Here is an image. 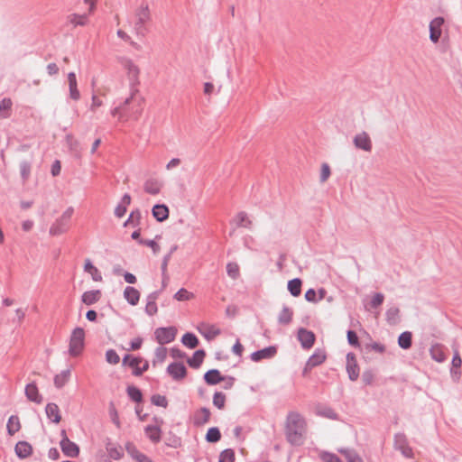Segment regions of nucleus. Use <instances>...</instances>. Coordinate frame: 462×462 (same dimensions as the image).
Returning a JSON list of instances; mask_svg holds the SVG:
<instances>
[{
	"instance_id": "f257e3e1",
	"label": "nucleus",
	"mask_w": 462,
	"mask_h": 462,
	"mask_svg": "<svg viewBox=\"0 0 462 462\" xmlns=\"http://www.w3.org/2000/svg\"><path fill=\"white\" fill-rule=\"evenodd\" d=\"M306 420L298 411H290L286 418L285 435L287 440L294 446L303 443Z\"/></svg>"
},
{
	"instance_id": "f03ea898",
	"label": "nucleus",
	"mask_w": 462,
	"mask_h": 462,
	"mask_svg": "<svg viewBox=\"0 0 462 462\" xmlns=\"http://www.w3.org/2000/svg\"><path fill=\"white\" fill-rule=\"evenodd\" d=\"M74 213V208L69 207L62 215L57 218L50 227V235L56 236L62 235L69 231L70 227L71 217Z\"/></svg>"
},
{
	"instance_id": "7ed1b4c3",
	"label": "nucleus",
	"mask_w": 462,
	"mask_h": 462,
	"mask_svg": "<svg viewBox=\"0 0 462 462\" xmlns=\"http://www.w3.org/2000/svg\"><path fill=\"white\" fill-rule=\"evenodd\" d=\"M85 346V330L80 328H75L69 337V356L76 357L79 356Z\"/></svg>"
},
{
	"instance_id": "20e7f679",
	"label": "nucleus",
	"mask_w": 462,
	"mask_h": 462,
	"mask_svg": "<svg viewBox=\"0 0 462 462\" xmlns=\"http://www.w3.org/2000/svg\"><path fill=\"white\" fill-rule=\"evenodd\" d=\"M136 21L134 31L137 35L144 37L148 32L146 23L151 20V14L147 5H142L135 13Z\"/></svg>"
},
{
	"instance_id": "39448f33",
	"label": "nucleus",
	"mask_w": 462,
	"mask_h": 462,
	"mask_svg": "<svg viewBox=\"0 0 462 462\" xmlns=\"http://www.w3.org/2000/svg\"><path fill=\"white\" fill-rule=\"evenodd\" d=\"M121 65L123 66V68L127 72V76H128V79L130 80V85H131L132 92L134 93L135 91H137L134 88L139 84L140 69L137 67V65H135L134 63V61L132 60L128 59V58H122L121 59Z\"/></svg>"
},
{
	"instance_id": "423d86ee",
	"label": "nucleus",
	"mask_w": 462,
	"mask_h": 462,
	"mask_svg": "<svg viewBox=\"0 0 462 462\" xmlns=\"http://www.w3.org/2000/svg\"><path fill=\"white\" fill-rule=\"evenodd\" d=\"M60 434L61 439L60 441V446L63 454L68 457H77L79 454V446L75 442L69 440L65 430H62Z\"/></svg>"
},
{
	"instance_id": "0eeeda50",
	"label": "nucleus",
	"mask_w": 462,
	"mask_h": 462,
	"mask_svg": "<svg viewBox=\"0 0 462 462\" xmlns=\"http://www.w3.org/2000/svg\"><path fill=\"white\" fill-rule=\"evenodd\" d=\"M176 334L177 329L174 327H162L154 331L155 339L162 346L174 341Z\"/></svg>"
},
{
	"instance_id": "6e6552de",
	"label": "nucleus",
	"mask_w": 462,
	"mask_h": 462,
	"mask_svg": "<svg viewBox=\"0 0 462 462\" xmlns=\"http://www.w3.org/2000/svg\"><path fill=\"white\" fill-rule=\"evenodd\" d=\"M444 18L441 16L435 17L430 23V40L433 43H438L442 33V25L444 24Z\"/></svg>"
},
{
	"instance_id": "1a4fd4ad",
	"label": "nucleus",
	"mask_w": 462,
	"mask_h": 462,
	"mask_svg": "<svg viewBox=\"0 0 462 462\" xmlns=\"http://www.w3.org/2000/svg\"><path fill=\"white\" fill-rule=\"evenodd\" d=\"M394 445L396 449L400 450L401 453L408 458L413 457L412 448L409 446L407 442L406 436L403 433H397L394 436Z\"/></svg>"
},
{
	"instance_id": "9d476101",
	"label": "nucleus",
	"mask_w": 462,
	"mask_h": 462,
	"mask_svg": "<svg viewBox=\"0 0 462 462\" xmlns=\"http://www.w3.org/2000/svg\"><path fill=\"white\" fill-rule=\"evenodd\" d=\"M298 340L300 342L302 348L310 349L313 346L315 342V334L304 328L298 330Z\"/></svg>"
},
{
	"instance_id": "9b49d317",
	"label": "nucleus",
	"mask_w": 462,
	"mask_h": 462,
	"mask_svg": "<svg viewBox=\"0 0 462 462\" xmlns=\"http://www.w3.org/2000/svg\"><path fill=\"white\" fill-rule=\"evenodd\" d=\"M346 372L351 381H356L359 377V366L356 356L353 353L346 355Z\"/></svg>"
},
{
	"instance_id": "f8f14e48",
	"label": "nucleus",
	"mask_w": 462,
	"mask_h": 462,
	"mask_svg": "<svg viewBox=\"0 0 462 462\" xmlns=\"http://www.w3.org/2000/svg\"><path fill=\"white\" fill-rule=\"evenodd\" d=\"M277 353V347L275 346H269L263 349L254 351L251 354L250 358L254 362H259L263 359L273 358Z\"/></svg>"
},
{
	"instance_id": "ddd939ff",
	"label": "nucleus",
	"mask_w": 462,
	"mask_h": 462,
	"mask_svg": "<svg viewBox=\"0 0 462 462\" xmlns=\"http://www.w3.org/2000/svg\"><path fill=\"white\" fill-rule=\"evenodd\" d=\"M167 372L175 381L183 379L187 374L186 366L180 362H173L167 367Z\"/></svg>"
},
{
	"instance_id": "4468645a",
	"label": "nucleus",
	"mask_w": 462,
	"mask_h": 462,
	"mask_svg": "<svg viewBox=\"0 0 462 462\" xmlns=\"http://www.w3.org/2000/svg\"><path fill=\"white\" fill-rule=\"evenodd\" d=\"M314 412L319 417H323L333 420H338V414L330 406L320 402L314 406Z\"/></svg>"
},
{
	"instance_id": "2eb2a0df",
	"label": "nucleus",
	"mask_w": 462,
	"mask_h": 462,
	"mask_svg": "<svg viewBox=\"0 0 462 462\" xmlns=\"http://www.w3.org/2000/svg\"><path fill=\"white\" fill-rule=\"evenodd\" d=\"M353 143L357 149L365 152H370L372 150V141L366 132L356 134Z\"/></svg>"
},
{
	"instance_id": "dca6fc26",
	"label": "nucleus",
	"mask_w": 462,
	"mask_h": 462,
	"mask_svg": "<svg viewBox=\"0 0 462 462\" xmlns=\"http://www.w3.org/2000/svg\"><path fill=\"white\" fill-rule=\"evenodd\" d=\"M161 292H162L161 290L155 291L151 292L147 296V299H146L147 302H146L145 309H144V311L147 315L153 316L157 313L158 308H157L156 300L159 298Z\"/></svg>"
},
{
	"instance_id": "f3484780",
	"label": "nucleus",
	"mask_w": 462,
	"mask_h": 462,
	"mask_svg": "<svg viewBox=\"0 0 462 462\" xmlns=\"http://www.w3.org/2000/svg\"><path fill=\"white\" fill-rule=\"evenodd\" d=\"M326 352L323 349L317 348L314 353L309 357L306 367L312 369L321 365L326 360Z\"/></svg>"
},
{
	"instance_id": "a211bd4d",
	"label": "nucleus",
	"mask_w": 462,
	"mask_h": 462,
	"mask_svg": "<svg viewBox=\"0 0 462 462\" xmlns=\"http://www.w3.org/2000/svg\"><path fill=\"white\" fill-rule=\"evenodd\" d=\"M211 412L208 408L202 407L197 410L193 416V424L195 426H202L210 420Z\"/></svg>"
},
{
	"instance_id": "6ab92c4d",
	"label": "nucleus",
	"mask_w": 462,
	"mask_h": 462,
	"mask_svg": "<svg viewBox=\"0 0 462 462\" xmlns=\"http://www.w3.org/2000/svg\"><path fill=\"white\" fill-rule=\"evenodd\" d=\"M16 456L21 458H26L32 453V447L27 441H18L14 447Z\"/></svg>"
},
{
	"instance_id": "aec40b11",
	"label": "nucleus",
	"mask_w": 462,
	"mask_h": 462,
	"mask_svg": "<svg viewBox=\"0 0 462 462\" xmlns=\"http://www.w3.org/2000/svg\"><path fill=\"white\" fill-rule=\"evenodd\" d=\"M144 433L153 444L159 443L162 439V430L159 425H147Z\"/></svg>"
},
{
	"instance_id": "412c9836",
	"label": "nucleus",
	"mask_w": 462,
	"mask_h": 462,
	"mask_svg": "<svg viewBox=\"0 0 462 462\" xmlns=\"http://www.w3.org/2000/svg\"><path fill=\"white\" fill-rule=\"evenodd\" d=\"M25 395L31 402L40 404L42 402V396L39 393L35 383H30L25 386Z\"/></svg>"
},
{
	"instance_id": "4be33fe9",
	"label": "nucleus",
	"mask_w": 462,
	"mask_h": 462,
	"mask_svg": "<svg viewBox=\"0 0 462 462\" xmlns=\"http://www.w3.org/2000/svg\"><path fill=\"white\" fill-rule=\"evenodd\" d=\"M152 214L158 222H163L169 217V208L164 204H156L152 209Z\"/></svg>"
},
{
	"instance_id": "5701e85b",
	"label": "nucleus",
	"mask_w": 462,
	"mask_h": 462,
	"mask_svg": "<svg viewBox=\"0 0 462 462\" xmlns=\"http://www.w3.org/2000/svg\"><path fill=\"white\" fill-rule=\"evenodd\" d=\"M45 412L48 419L53 423H59L61 420L59 406L54 402H50L45 407Z\"/></svg>"
},
{
	"instance_id": "b1692460",
	"label": "nucleus",
	"mask_w": 462,
	"mask_h": 462,
	"mask_svg": "<svg viewBox=\"0 0 462 462\" xmlns=\"http://www.w3.org/2000/svg\"><path fill=\"white\" fill-rule=\"evenodd\" d=\"M162 187V182L157 179H148L143 185V189L146 193L151 195H157L160 193Z\"/></svg>"
},
{
	"instance_id": "393cba45",
	"label": "nucleus",
	"mask_w": 462,
	"mask_h": 462,
	"mask_svg": "<svg viewBox=\"0 0 462 462\" xmlns=\"http://www.w3.org/2000/svg\"><path fill=\"white\" fill-rule=\"evenodd\" d=\"M124 298L130 305L135 306L139 302L140 292L134 287L126 286L124 291Z\"/></svg>"
},
{
	"instance_id": "a878e982",
	"label": "nucleus",
	"mask_w": 462,
	"mask_h": 462,
	"mask_svg": "<svg viewBox=\"0 0 462 462\" xmlns=\"http://www.w3.org/2000/svg\"><path fill=\"white\" fill-rule=\"evenodd\" d=\"M430 356L433 360L442 363L446 360L445 346L441 344H434L430 349Z\"/></svg>"
},
{
	"instance_id": "bb28decb",
	"label": "nucleus",
	"mask_w": 462,
	"mask_h": 462,
	"mask_svg": "<svg viewBox=\"0 0 462 462\" xmlns=\"http://www.w3.org/2000/svg\"><path fill=\"white\" fill-rule=\"evenodd\" d=\"M68 82L69 89V97L75 101L80 98V93L78 89L77 78L74 72L68 74Z\"/></svg>"
},
{
	"instance_id": "cd10ccee",
	"label": "nucleus",
	"mask_w": 462,
	"mask_h": 462,
	"mask_svg": "<svg viewBox=\"0 0 462 462\" xmlns=\"http://www.w3.org/2000/svg\"><path fill=\"white\" fill-rule=\"evenodd\" d=\"M204 380L208 385H215L224 381L225 378L221 375L219 370L210 369L204 374Z\"/></svg>"
},
{
	"instance_id": "c85d7f7f",
	"label": "nucleus",
	"mask_w": 462,
	"mask_h": 462,
	"mask_svg": "<svg viewBox=\"0 0 462 462\" xmlns=\"http://www.w3.org/2000/svg\"><path fill=\"white\" fill-rule=\"evenodd\" d=\"M101 291L99 290H93L85 291L81 296V301L86 305H93L100 300Z\"/></svg>"
},
{
	"instance_id": "c756f323",
	"label": "nucleus",
	"mask_w": 462,
	"mask_h": 462,
	"mask_svg": "<svg viewBox=\"0 0 462 462\" xmlns=\"http://www.w3.org/2000/svg\"><path fill=\"white\" fill-rule=\"evenodd\" d=\"M130 203H131V196L128 193H125L122 197L119 204L115 208V216L119 218L124 217L127 211V206H129Z\"/></svg>"
},
{
	"instance_id": "7c9ffc66",
	"label": "nucleus",
	"mask_w": 462,
	"mask_h": 462,
	"mask_svg": "<svg viewBox=\"0 0 462 462\" xmlns=\"http://www.w3.org/2000/svg\"><path fill=\"white\" fill-rule=\"evenodd\" d=\"M206 353L203 349L196 350L187 363L190 367L198 369L202 365Z\"/></svg>"
},
{
	"instance_id": "2f4dec72",
	"label": "nucleus",
	"mask_w": 462,
	"mask_h": 462,
	"mask_svg": "<svg viewBox=\"0 0 462 462\" xmlns=\"http://www.w3.org/2000/svg\"><path fill=\"white\" fill-rule=\"evenodd\" d=\"M13 101L10 97H4L0 101V118L7 119L11 116Z\"/></svg>"
},
{
	"instance_id": "473e14b6",
	"label": "nucleus",
	"mask_w": 462,
	"mask_h": 462,
	"mask_svg": "<svg viewBox=\"0 0 462 462\" xmlns=\"http://www.w3.org/2000/svg\"><path fill=\"white\" fill-rule=\"evenodd\" d=\"M84 271L91 275L93 281H102L101 273L96 266L93 265L92 262L89 259H87L85 262Z\"/></svg>"
},
{
	"instance_id": "72a5a7b5",
	"label": "nucleus",
	"mask_w": 462,
	"mask_h": 462,
	"mask_svg": "<svg viewBox=\"0 0 462 462\" xmlns=\"http://www.w3.org/2000/svg\"><path fill=\"white\" fill-rule=\"evenodd\" d=\"M181 343L189 349L196 348L199 344V338L191 332L185 333L181 337Z\"/></svg>"
},
{
	"instance_id": "f704fd0d",
	"label": "nucleus",
	"mask_w": 462,
	"mask_h": 462,
	"mask_svg": "<svg viewBox=\"0 0 462 462\" xmlns=\"http://www.w3.org/2000/svg\"><path fill=\"white\" fill-rule=\"evenodd\" d=\"M68 22L71 23L74 27L77 26H85L88 22V14H71L68 16Z\"/></svg>"
},
{
	"instance_id": "c9c22d12",
	"label": "nucleus",
	"mask_w": 462,
	"mask_h": 462,
	"mask_svg": "<svg viewBox=\"0 0 462 462\" xmlns=\"http://www.w3.org/2000/svg\"><path fill=\"white\" fill-rule=\"evenodd\" d=\"M70 377V370H63L60 374L54 376V385L56 388H62L69 380Z\"/></svg>"
},
{
	"instance_id": "e433bc0d",
	"label": "nucleus",
	"mask_w": 462,
	"mask_h": 462,
	"mask_svg": "<svg viewBox=\"0 0 462 462\" xmlns=\"http://www.w3.org/2000/svg\"><path fill=\"white\" fill-rule=\"evenodd\" d=\"M398 345L402 349H409L412 345V334L410 331H404L398 337Z\"/></svg>"
},
{
	"instance_id": "4c0bfd02",
	"label": "nucleus",
	"mask_w": 462,
	"mask_h": 462,
	"mask_svg": "<svg viewBox=\"0 0 462 462\" xmlns=\"http://www.w3.org/2000/svg\"><path fill=\"white\" fill-rule=\"evenodd\" d=\"M207 340H212L221 334V329L215 325H207L205 330L199 329Z\"/></svg>"
},
{
	"instance_id": "58836bf2",
	"label": "nucleus",
	"mask_w": 462,
	"mask_h": 462,
	"mask_svg": "<svg viewBox=\"0 0 462 462\" xmlns=\"http://www.w3.org/2000/svg\"><path fill=\"white\" fill-rule=\"evenodd\" d=\"M292 310L287 306H283L278 316V322L282 325H289L292 320Z\"/></svg>"
},
{
	"instance_id": "ea45409f",
	"label": "nucleus",
	"mask_w": 462,
	"mask_h": 462,
	"mask_svg": "<svg viewBox=\"0 0 462 462\" xmlns=\"http://www.w3.org/2000/svg\"><path fill=\"white\" fill-rule=\"evenodd\" d=\"M302 282L300 278H294L288 282V291L293 297H298L301 293Z\"/></svg>"
},
{
	"instance_id": "a19ab883",
	"label": "nucleus",
	"mask_w": 462,
	"mask_h": 462,
	"mask_svg": "<svg viewBox=\"0 0 462 462\" xmlns=\"http://www.w3.org/2000/svg\"><path fill=\"white\" fill-rule=\"evenodd\" d=\"M134 99V94L132 92L131 96L125 99L123 104H121L118 106H116L112 109L111 114L112 116H116V115H120V116H123L126 113V106Z\"/></svg>"
},
{
	"instance_id": "79ce46f5",
	"label": "nucleus",
	"mask_w": 462,
	"mask_h": 462,
	"mask_svg": "<svg viewBox=\"0 0 462 462\" xmlns=\"http://www.w3.org/2000/svg\"><path fill=\"white\" fill-rule=\"evenodd\" d=\"M106 448L110 458L114 460H119L124 457V450L121 447H114L111 443H107Z\"/></svg>"
},
{
	"instance_id": "37998d69",
	"label": "nucleus",
	"mask_w": 462,
	"mask_h": 462,
	"mask_svg": "<svg viewBox=\"0 0 462 462\" xmlns=\"http://www.w3.org/2000/svg\"><path fill=\"white\" fill-rule=\"evenodd\" d=\"M221 439V432L217 427H211L208 430L205 439L208 443H217Z\"/></svg>"
},
{
	"instance_id": "c03bdc74",
	"label": "nucleus",
	"mask_w": 462,
	"mask_h": 462,
	"mask_svg": "<svg viewBox=\"0 0 462 462\" xmlns=\"http://www.w3.org/2000/svg\"><path fill=\"white\" fill-rule=\"evenodd\" d=\"M6 428L9 435H14L19 431L21 428L19 418L17 416L12 415L7 421Z\"/></svg>"
},
{
	"instance_id": "a18cd8bd",
	"label": "nucleus",
	"mask_w": 462,
	"mask_h": 462,
	"mask_svg": "<svg viewBox=\"0 0 462 462\" xmlns=\"http://www.w3.org/2000/svg\"><path fill=\"white\" fill-rule=\"evenodd\" d=\"M400 310L397 307H391L385 312L386 320L391 325H395L399 319Z\"/></svg>"
},
{
	"instance_id": "49530a36",
	"label": "nucleus",
	"mask_w": 462,
	"mask_h": 462,
	"mask_svg": "<svg viewBox=\"0 0 462 462\" xmlns=\"http://www.w3.org/2000/svg\"><path fill=\"white\" fill-rule=\"evenodd\" d=\"M126 393L132 401L135 402H141L143 401V393L139 388L130 385L126 388Z\"/></svg>"
},
{
	"instance_id": "de8ad7c7",
	"label": "nucleus",
	"mask_w": 462,
	"mask_h": 462,
	"mask_svg": "<svg viewBox=\"0 0 462 462\" xmlns=\"http://www.w3.org/2000/svg\"><path fill=\"white\" fill-rule=\"evenodd\" d=\"M176 249H177L176 245L171 247V251L166 255H164V257L162 259L161 270H162V276H164V280H169V275L167 273V267H168L169 262L171 260V254Z\"/></svg>"
},
{
	"instance_id": "09e8293b",
	"label": "nucleus",
	"mask_w": 462,
	"mask_h": 462,
	"mask_svg": "<svg viewBox=\"0 0 462 462\" xmlns=\"http://www.w3.org/2000/svg\"><path fill=\"white\" fill-rule=\"evenodd\" d=\"M236 221L237 226L250 228L252 225V221L248 218L247 214L244 211L237 213Z\"/></svg>"
},
{
	"instance_id": "8fccbe9b",
	"label": "nucleus",
	"mask_w": 462,
	"mask_h": 462,
	"mask_svg": "<svg viewBox=\"0 0 462 462\" xmlns=\"http://www.w3.org/2000/svg\"><path fill=\"white\" fill-rule=\"evenodd\" d=\"M236 455L232 448H226L219 454L218 462H235Z\"/></svg>"
},
{
	"instance_id": "3c124183",
	"label": "nucleus",
	"mask_w": 462,
	"mask_h": 462,
	"mask_svg": "<svg viewBox=\"0 0 462 462\" xmlns=\"http://www.w3.org/2000/svg\"><path fill=\"white\" fill-rule=\"evenodd\" d=\"M194 297L193 293L184 288L180 289L173 296L174 300L178 301L189 300Z\"/></svg>"
},
{
	"instance_id": "603ef678",
	"label": "nucleus",
	"mask_w": 462,
	"mask_h": 462,
	"mask_svg": "<svg viewBox=\"0 0 462 462\" xmlns=\"http://www.w3.org/2000/svg\"><path fill=\"white\" fill-rule=\"evenodd\" d=\"M226 273L230 278L234 280L237 279L240 275V269L238 264L233 262L228 263L226 264Z\"/></svg>"
},
{
	"instance_id": "864d4df0",
	"label": "nucleus",
	"mask_w": 462,
	"mask_h": 462,
	"mask_svg": "<svg viewBox=\"0 0 462 462\" xmlns=\"http://www.w3.org/2000/svg\"><path fill=\"white\" fill-rule=\"evenodd\" d=\"M108 412H109V417H110L112 422L116 425V427L117 429H120L121 428V421L119 420L118 412H117V411L116 409V406H115L114 402H110L109 403Z\"/></svg>"
},
{
	"instance_id": "5fc2aeb1",
	"label": "nucleus",
	"mask_w": 462,
	"mask_h": 462,
	"mask_svg": "<svg viewBox=\"0 0 462 462\" xmlns=\"http://www.w3.org/2000/svg\"><path fill=\"white\" fill-rule=\"evenodd\" d=\"M226 395L222 392H216L213 395V404L219 410L224 409Z\"/></svg>"
},
{
	"instance_id": "6e6d98bb",
	"label": "nucleus",
	"mask_w": 462,
	"mask_h": 462,
	"mask_svg": "<svg viewBox=\"0 0 462 462\" xmlns=\"http://www.w3.org/2000/svg\"><path fill=\"white\" fill-rule=\"evenodd\" d=\"M154 356L155 358L152 361L153 365H155L156 363H162L167 356V349L163 346L157 347Z\"/></svg>"
},
{
	"instance_id": "4d7b16f0",
	"label": "nucleus",
	"mask_w": 462,
	"mask_h": 462,
	"mask_svg": "<svg viewBox=\"0 0 462 462\" xmlns=\"http://www.w3.org/2000/svg\"><path fill=\"white\" fill-rule=\"evenodd\" d=\"M151 402L155 406L166 408L168 406V400L164 395L153 394L151 397Z\"/></svg>"
},
{
	"instance_id": "13d9d810",
	"label": "nucleus",
	"mask_w": 462,
	"mask_h": 462,
	"mask_svg": "<svg viewBox=\"0 0 462 462\" xmlns=\"http://www.w3.org/2000/svg\"><path fill=\"white\" fill-rule=\"evenodd\" d=\"M320 458L323 462H343L337 455L328 451H323L320 454Z\"/></svg>"
},
{
	"instance_id": "bf43d9fd",
	"label": "nucleus",
	"mask_w": 462,
	"mask_h": 462,
	"mask_svg": "<svg viewBox=\"0 0 462 462\" xmlns=\"http://www.w3.org/2000/svg\"><path fill=\"white\" fill-rule=\"evenodd\" d=\"M384 300V295L381 292H377L372 298L369 306L371 309H377L380 307Z\"/></svg>"
},
{
	"instance_id": "052dcab7",
	"label": "nucleus",
	"mask_w": 462,
	"mask_h": 462,
	"mask_svg": "<svg viewBox=\"0 0 462 462\" xmlns=\"http://www.w3.org/2000/svg\"><path fill=\"white\" fill-rule=\"evenodd\" d=\"M106 360L107 363L112 365H116L120 362V357L118 354L114 349H108L106 352Z\"/></svg>"
},
{
	"instance_id": "680f3d73",
	"label": "nucleus",
	"mask_w": 462,
	"mask_h": 462,
	"mask_svg": "<svg viewBox=\"0 0 462 462\" xmlns=\"http://www.w3.org/2000/svg\"><path fill=\"white\" fill-rule=\"evenodd\" d=\"M125 450L128 453V455L133 459H134V457H136V456L141 452V451L138 450L136 446L133 442H131V441H127L125 443Z\"/></svg>"
},
{
	"instance_id": "e2e57ef3",
	"label": "nucleus",
	"mask_w": 462,
	"mask_h": 462,
	"mask_svg": "<svg viewBox=\"0 0 462 462\" xmlns=\"http://www.w3.org/2000/svg\"><path fill=\"white\" fill-rule=\"evenodd\" d=\"M347 342L352 346H359L357 334L354 330H348L346 333Z\"/></svg>"
},
{
	"instance_id": "0e129e2a",
	"label": "nucleus",
	"mask_w": 462,
	"mask_h": 462,
	"mask_svg": "<svg viewBox=\"0 0 462 462\" xmlns=\"http://www.w3.org/2000/svg\"><path fill=\"white\" fill-rule=\"evenodd\" d=\"M139 244L152 248L154 254H157L160 251V245L154 240L140 239Z\"/></svg>"
},
{
	"instance_id": "69168bd1",
	"label": "nucleus",
	"mask_w": 462,
	"mask_h": 462,
	"mask_svg": "<svg viewBox=\"0 0 462 462\" xmlns=\"http://www.w3.org/2000/svg\"><path fill=\"white\" fill-rule=\"evenodd\" d=\"M374 379V374L372 370H365L362 374V380L365 385H370L373 383Z\"/></svg>"
},
{
	"instance_id": "338daca9",
	"label": "nucleus",
	"mask_w": 462,
	"mask_h": 462,
	"mask_svg": "<svg viewBox=\"0 0 462 462\" xmlns=\"http://www.w3.org/2000/svg\"><path fill=\"white\" fill-rule=\"evenodd\" d=\"M305 300L309 302L317 303L319 299H317V291L310 288L305 292Z\"/></svg>"
},
{
	"instance_id": "774afa93",
	"label": "nucleus",
	"mask_w": 462,
	"mask_h": 462,
	"mask_svg": "<svg viewBox=\"0 0 462 462\" xmlns=\"http://www.w3.org/2000/svg\"><path fill=\"white\" fill-rule=\"evenodd\" d=\"M330 167L328 163H323L321 165V172H320V181L325 182L330 176Z\"/></svg>"
}]
</instances>
